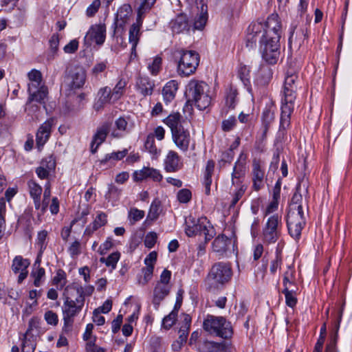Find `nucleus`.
I'll return each instance as SVG.
<instances>
[{
  "label": "nucleus",
  "mask_w": 352,
  "mask_h": 352,
  "mask_svg": "<svg viewBox=\"0 0 352 352\" xmlns=\"http://www.w3.org/2000/svg\"><path fill=\"white\" fill-rule=\"evenodd\" d=\"M6 213V201L0 199V239L3 236L6 228L5 216Z\"/></svg>",
  "instance_id": "603ef678"
},
{
  "label": "nucleus",
  "mask_w": 352,
  "mask_h": 352,
  "mask_svg": "<svg viewBox=\"0 0 352 352\" xmlns=\"http://www.w3.org/2000/svg\"><path fill=\"white\" fill-rule=\"evenodd\" d=\"M281 228V216L277 213L269 216L262 230L263 243L265 244L275 243L280 236Z\"/></svg>",
  "instance_id": "9b49d317"
},
{
  "label": "nucleus",
  "mask_w": 352,
  "mask_h": 352,
  "mask_svg": "<svg viewBox=\"0 0 352 352\" xmlns=\"http://www.w3.org/2000/svg\"><path fill=\"white\" fill-rule=\"evenodd\" d=\"M272 69L268 65L261 64L256 74V79L260 84L266 85L272 79Z\"/></svg>",
  "instance_id": "4c0bfd02"
},
{
  "label": "nucleus",
  "mask_w": 352,
  "mask_h": 352,
  "mask_svg": "<svg viewBox=\"0 0 352 352\" xmlns=\"http://www.w3.org/2000/svg\"><path fill=\"white\" fill-rule=\"evenodd\" d=\"M177 197L180 203L186 204L191 199V191L187 188L181 189L178 191Z\"/></svg>",
  "instance_id": "338daca9"
},
{
  "label": "nucleus",
  "mask_w": 352,
  "mask_h": 352,
  "mask_svg": "<svg viewBox=\"0 0 352 352\" xmlns=\"http://www.w3.org/2000/svg\"><path fill=\"white\" fill-rule=\"evenodd\" d=\"M307 37V28L305 26L300 27L298 29L296 24H292L289 36V44L295 43L300 45Z\"/></svg>",
  "instance_id": "7c9ffc66"
},
{
  "label": "nucleus",
  "mask_w": 352,
  "mask_h": 352,
  "mask_svg": "<svg viewBox=\"0 0 352 352\" xmlns=\"http://www.w3.org/2000/svg\"><path fill=\"white\" fill-rule=\"evenodd\" d=\"M32 99L31 96H28L27 102L25 104V111L28 115L31 116L32 119H38L40 111V105L43 104L45 107V99L47 97H45L44 93L41 91V94L38 97Z\"/></svg>",
  "instance_id": "6ab92c4d"
},
{
  "label": "nucleus",
  "mask_w": 352,
  "mask_h": 352,
  "mask_svg": "<svg viewBox=\"0 0 352 352\" xmlns=\"http://www.w3.org/2000/svg\"><path fill=\"white\" fill-rule=\"evenodd\" d=\"M30 264L28 259L23 258L21 256H16L12 261L11 268L14 274H18L21 271L26 270Z\"/></svg>",
  "instance_id": "a19ab883"
},
{
  "label": "nucleus",
  "mask_w": 352,
  "mask_h": 352,
  "mask_svg": "<svg viewBox=\"0 0 352 352\" xmlns=\"http://www.w3.org/2000/svg\"><path fill=\"white\" fill-rule=\"evenodd\" d=\"M55 168V162L50 161L47 164H45V162L43 161L41 162V166L36 168V173L37 176L41 179H47L50 175V172L51 170Z\"/></svg>",
  "instance_id": "c03bdc74"
},
{
  "label": "nucleus",
  "mask_w": 352,
  "mask_h": 352,
  "mask_svg": "<svg viewBox=\"0 0 352 352\" xmlns=\"http://www.w3.org/2000/svg\"><path fill=\"white\" fill-rule=\"evenodd\" d=\"M214 169L213 160H208L206 164L203 184L205 187V193L207 195L210 194V186L212 184V175Z\"/></svg>",
  "instance_id": "58836bf2"
},
{
  "label": "nucleus",
  "mask_w": 352,
  "mask_h": 352,
  "mask_svg": "<svg viewBox=\"0 0 352 352\" xmlns=\"http://www.w3.org/2000/svg\"><path fill=\"white\" fill-rule=\"evenodd\" d=\"M163 122L170 128L172 139L176 146L181 151L186 152L191 138L189 130L184 127L186 121L182 116L178 112L172 113L163 120Z\"/></svg>",
  "instance_id": "7ed1b4c3"
},
{
  "label": "nucleus",
  "mask_w": 352,
  "mask_h": 352,
  "mask_svg": "<svg viewBox=\"0 0 352 352\" xmlns=\"http://www.w3.org/2000/svg\"><path fill=\"white\" fill-rule=\"evenodd\" d=\"M70 87L72 89L81 88L86 80V72L82 68L75 69L70 74Z\"/></svg>",
  "instance_id": "2f4dec72"
},
{
  "label": "nucleus",
  "mask_w": 352,
  "mask_h": 352,
  "mask_svg": "<svg viewBox=\"0 0 352 352\" xmlns=\"http://www.w3.org/2000/svg\"><path fill=\"white\" fill-rule=\"evenodd\" d=\"M128 122L123 117H120L115 121V129L111 132L113 138H121L127 132Z\"/></svg>",
  "instance_id": "ea45409f"
},
{
  "label": "nucleus",
  "mask_w": 352,
  "mask_h": 352,
  "mask_svg": "<svg viewBox=\"0 0 352 352\" xmlns=\"http://www.w3.org/2000/svg\"><path fill=\"white\" fill-rule=\"evenodd\" d=\"M294 102L282 101L281 114L280 119L279 131L283 132L289 128L291 124V115L294 111Z\"/></svg>",
  "instance_id": "4be33fe9"
},
{
  "label": "nucleus",
  "mask_w": 352,
  "mask_h": 352,
  "mask_svg": "<svg viewBox=\"0 0 352 352\" xmlns=\"http://www.w3.org/2000/svg\"><path fill=\"white\" fill-rule=\"evenodd\" d=\"M198 350L200 352H226V346L223 343L208 340L200 342L198 345Z\"/></svg>",
  "instance_id": "c9c22d12"
},
{
  "label": "nucleus",
  "mask_w": 352,
  "mask_h": 352,
  "mask_svg": "<svg viewBox=\"0 0 352 352\" xmlns=\"http://www.w3.org/2000/svg\"><path fill=\"white\" fill-rule=\"evenodd\" d=\"M135 87L143 96H151L153 94L155 83L147 76H140L136 80Z\"/></svg>",
  "instance_id": "c756f323"
},
{
  "label": "nucleus",
  "mask_w": 352,
  "mask_h": 352,
  "mask_svg": "<svg viewBox=\"0 0 352 352\" xmlns=\"http://www.w3.org/2000/svg\"><path fill=\"white\" fill-rule=\"evenodd\" d=\"M53 284L56 285L58 289H63L66 283V273L60 269L56 272V276L52 280Z\"/></svg>",
  "instance_id": "864d4df0"
},
{
  "label": "nucleus",
  "mask_w": 352,
  "mask_h": 352,
  "mask_svg": "<svg viewBox=\"0 0 352 352\" xmlns=\"http://www.w3.org/2000/svg\"><path fill=\"white\" fill-rule=\"evenodd\" d=\"M53 124L52 120H48L41 124L36 135L37 147L40 149L48 140Z\"/></svg>",
  "instance_id": "cd10ccee"
},
{
  "label": "nucleus",
  "mask_w": 352,
  "mask_h": 352,
  "mask_svg": "<svg viewBox=\"0 0 352 352\" xmlns=\"http://www.w3.org/2000/svg\"><path fill=\"white\" fill-rule=\"evenodd\" d=\"M261 58L268 65L278 63L280 55V39L277 36L262 37L257 41Z\"/></svg>",
  "instance_id": "1a4fd4ad"
},
{
  "label": "nucleus",
  "mask_w": 352,
  "mask_h": 352,
  "mask_svg": "<svg viewBox=\"0 0 352 352\" xmlns=\"http://www.w3.org/2000/svg\"><path fill=\"white\" fill-rule=\"evenodd\" d=\"M235 241L228 238L223 234L218 236L212 242V249L220 255H225L234 253L235 251Z\"/></svg>",
  "instance_id": "dca6fc26"
},
{
  "label": "nucleus",
  "mask_w": 352,
  "mask_h": 352,
  "mask_svg": "<svg viewBox=\"0 0 352 352\" xmlns=\"http://www.w3.org/2000/svg\"><path fill=\"white\" fill-rule=\"evenodd\" d=\"M184 230L185 233L189 237L197 235L204 236L205 243L210 241L215 234L213 226L205 217L197 219H195L192 216L188 217L186 219Z\"/></svg>",
  "instance_id": "0eeeda50"
},
{
  "label": "nucleus",
  "mask_w": 352,
  "mask_h": 352,
  "mask_svg": "<svg viewBox=\"0 0 352 352\" xmlns=\"http://www.w3.org/2000/svg\"><path fill=\"white\" fill-rule=\"evenodd\" d=\"M306 220L303 211L289 210L287 216V226L290 236L298 239L302 230L305 226Z\"/></svg>",
  "instance_id": "f8f14e48"
},
{
  "label": "nucleus",
  "mask_w": 352,
  "mask_h": 352,
  "mask_svg": "<svg viewBox=\"0 0 352 352\" xmlns=\"http://www.w3.org/2000/svg\"><path fill=\"white\" fill-rule=\"evenodd\" d=\"M234 157V152L232 149H228L223 152L221 155L219 164L220 167H223L226 164H230Z\"/></svg>",
  "instance_id": "e2e57ef3"
},
{
  "label": "nucleus",
  "mask_w": 352,
  "mask_h": 352,
  "mask_svg": "<svg viewBox=\"0 0 352 352\" xmlns=\"http://www.w3.org/2000/svg\"><path fill=\"white\" fill-rule=\"evenodd\" d=\"M173 32L176 34L187 32L191 28L186 14L181 13L172 19L169 23Z\"/></svg>",
  "instance_id": "a878e982"
},
{
  "label": "nucleus",
  "mask_w": 352,
  "mask_h": 352,
  "mask_svg": "<svg viewBox=\"0 0 352 352\" xmlns=\"http://www.w3.org/2000/svg\"><path fill=\"white\" fill-rule=\"evenodd\" d=\"M178 87L179 84L175 80H169L165 84L162 89V95L166 103L170 102L175 99Z\"/></svg>",
  "instance_id": "473e14b6"
},
{
  "label": "nucleus",
  "mask_w": 352,
  "mask_h": 352,
  "mask_svg": "<svg viewBox=\"0 0 352 352\" xmlns=\"http://www.w3.org/2000/svg\"><path fill=\"white\" fill-rule=\"evenodd\" d=\"M171 285H163L156 283L153 294L152 302L155 310H158L161 302L168 296Z\"/></svg>",
  "instance_id": "c85d7f7f"
},
{
  "label": "nucleus",
  "mask_w": 352,
  "mask_h": 352,
  "mask_svg": "<svg viewBox=\"0 0 352 352\" xmlns=\"http://www.w3.org/2000/svg\"><path fill=\"white\" fill-rule=\"evenodd\" d=\"M282 292L285 295L286 305L289 307H294L297 303L295 292L284 288Z\"/></svg>",
  "instance_id": "5fc2aeb1"
},
{
  "label": "nucleus",
  "mask_w": 352,
  "mask_h": 352,
  "mask_svg": "<svg viewBox=\"0 0 352 352\" xmlns=\"http://www.w3.org/2000/svg\"><path fill=\"white\" fill-rule=\"evenodd\" d=\"M154 267L152 265H146L142 269L143 278L139 280V283L142 285H146L152 278Z\"/></svg>",
  "instance_id": "69168bd1"
},
{
  "label": "nucleus",
  "mask_w": 352,
  "mask_h": 352,
  "mask_svg": "<svg viewBox=\"0 0 352 352\" xmlns=\"http://www.w3.org/2000/svg\"><path fill=\"white\" fill-rule=\"evenodd\" d=\"M302 201V195L298 192V189L297 188L296 191L294 192L292 197L289 210H293L296 212L303 211L302 206L301 204Z\"/></svg>",
  "instance_id": "3c124183"
},
{
  "label": "nucleus",
  "mask_w": 352,
  "mask_h": 352,
  "mask_svg": "<svg viewBox=\"0 0 352 352\" xmlns=\"http://www.w3.org/2000/svg\"><path fill=\"white\" fill-rule=\"evenodd\" d=\"M237 120L234 116H230L228 119H225L221 123V129L225 132L232 130L236 125Z\"/></svg>",
  "instance_id": "bf43d9fd"
},
{
  "label": "nucleus",
  "mask_w": 352,
  "mask_h": 352,
  "mask_svg": "<svg viewBox=\"0 0 352 352\" xmlns=\"http://www.w3.org/2000/svg\"><path fill=\"white\" fill-rule=\"evenodd\" d=\"M164 168L168 173L177 172L183 166L181 157L175 151H169L164 159Z\"/></svg>",
  "instance_id": "b1692460"
},
{
  "label": "nucleus",
  "mask_w": 352,
  "mask_h": 352,
  "mask_svg": "<svg viewBox=\"0 0 352 352\" xmlns=\"http://www.w3.org/2000/svg\"><path fill=\"white\" fill-rule=\"evenodd\" d=\"M162 59L160 56H156L148 65V69L153 75H157L161 69Z\"/></svg>",
  "instance_id": "4d7b16f0"
},
{
  "label": "nucleus",
  "mask_w": 352,
  "mask_h": 352,
  "mask_svg": "<svg viewBox=\"0 0 352 352\" xmlns=\"http://www.w3.org/2000/svg\"><path fill=\"white\" fill-rule=\"evenodd\" d=\"M36 347V336L23 335L22 352H34Z\"/></svg>",
  "instance_id": "79ce46f5"
},
{
  "label": "nucleus",
  "mask_w": 352,
  "mask_h": 352,
  "mask_svg": "<svg viewBox=\"0 0 352 352\" xmlns=\"http://www.w3.org/2000/svg\"><path fill=\"white\" fill-rule=\"evenodd\" d=\"M298 78V74L295 72H287L283 91L282 101H285L289 103L294 102L296 98L297 90L296 82Z\"/></svg>",
  "instance_id": "4468645a"
},
{
  "label": "nucleus",
  "mask_w": 352,
  "mask_h": 352,
  "mask_svg": "<svg viewBox=\"0 0 352 352\" xmlns=\"http://www.w3.org/2000/svg\"><path fill=\"white\" fill-rule=\"evenodd\" d=\"M132 14V8L129 4H124L118 10L116 14L117 22L121 21L120 25L124 24Z\"/></svg>",
  "instance_id": "37998d69"
},
{
  "label": "nucleus",
  "mask_w": 352,
  "mask_h": 352,
  "mask_svg": "<svg viewBox=\"0 0 352 352\" xmlns=\"http://www.w3.org/2000/svg\"><path fill=\"white\" fill-rule=\"evenodd\" d=\"M245 157H243V155L241 154L238 160L235 162L232 173V184L236 187V189L233 192L230 208L236 206L247 190L248 186L243 183L245 173Z\"/></svg>",
  "instance_id": "6e6552de"
},
{
  "label": "nucleus",
  "mask_w": 352,
  "mask_h": 352,
  "mask_svg": "<svg viewBox=\"0 0 352 352\" xmlns=\"http://www.w3.org/2000/svg\"><path fill=\"white\" fill-rule=\"evenodd\" d=\"M209 85L202 80H190L186 87L187 102L194 103L199 110H205L211 103Z\"/></svg>",
  "instance_id": "20e7f679"
},
{
  "label": "nucleus",
  "mask_w": 352,
  "mask_h": 352,
  "mask_svg": "<svg viewBox=\"0 0 352 352\" xmlns=\"http://www.w3.org/2000/svg\"><path fill=\"white\" fill-rule=\"evenodd\" d=\"M40 319L37 317L32 318L28 322V327L24 334L26 336H34V331H38L40 327Z\"/></svg>",
  "instance_id": "052dcab7"
},
{
  "label": "nucleus",
  "mask_w": 352,
  "mask_h": 352,
  "mask_svg": "<svg viewBox=\"0 0 352 352\" xmlns=\"http://www.w3.org/2000/svg\"><path fill=\"white\" fill-rule=\"evenodd\" d=\"M41 91L44 93L45 97H47L48 95V89L47 87L45 86L42 81H32L29 82L28 84V92L29 96H31L32 99L36 98L35 97H38V96L41 94Z\"/></svg>",
  "instance_id": "f704fd0d"
},
{
  "label": "nucleus",
  "mask_w": 352,
  "mask_h": 352,
  "mask_svg": "<svg viewBox=\"0 0 352 352\" xmlns=\"http://www.w3.org/2000/svg\"><path fill=\"white\" fill-rule=\"evenodd\" d=\"M28 186L29 188L30 195L34 201L35 209L38 210L41 207V195L42 194L43 188L34 180L28 181Z\"/></svg>",
  "instance_id": "72a5a7b5"
},
{
  "label": "nucleus",
  "mask_w": 352,
  "mask_h": 352,
  "mask_svg": "<svg viewBox=\"0 0 352 352\" xmlns=\"http://www.w3.org/2000/svg\"><path fill=\"white\" fill-rule=\"evenodd\" d=\"M160 201L158 200H154L150 206L148 212V217L152 219H156L160 213Z\"/></svg>",
  "instance_id": "680f3d73"
},
{
  "label": "nucleus",
  "mask_w": 352,
  "mask_h": 352,
  "mask_svg": "<svg viewBox=\"0 0 352 352\" xmlns=\"http://www.w3.org/2000/svg\"><path fill=\"white\" fill-rule=\"evenodd\" d=\"M30 276L34 279V285L40 287L45 280V270L40 267V261L38 260L34 264V267L31 272Z\"/></svg>",
  "instance_id": "e433bc0d"
},
{
  "label": "nucleus",
  "mask_w": 352,
  "mask_h": 352,
  "mask_svg": "<svg viewBox=\"0 0 352 352\" xmlns=\"http://www.w3.org/2000/svg\"><path fill=\"white\" fill-rule=\"evenodd\" d=\"M128 149L124 148L122 151H119L117 152H113L111 153H107L105 155L104 157L100 161L102 164H105L110 160L119 161L123 159L128 154Z\"/></svg>",
  "instance_id": "8fccbe9b"
},
{
  "label": "nucleus",
  "mask_w": 352,
  "mask_h": 352,
  "mask_svg": "<svg viewBox=\"0 0 352 352\" xmlns=\"http://www.w3.org/2000/svg\"><path fill=\"white\" fill-rule=\"evenodd\" d=\"M126 84V81L124 79H120L116 83L113 89L111 90V95L113 96L114 101L117 102L124 95Z\"/></svg>",
  "instance_id": "a18cd8bd"
},
{
  "label": "nucleus",
  "mask_w": 352,
  "mask_h": 352,
  "mask_svg": "<svg viewBox=\"0 0 352 352\" xmlns=\"http://www.w3.org/2000/svg\"><path fill=\"white\" fill-rule=\"evenodd\" d=\"M178 313L172 311L162 320V327L166 329H170L176 322Z\"/></svg>",
  "instance_id": "6e6d98bb"
},
{
  "label": "nucleus",
  "mask_w": 352,
  "mask_h": 352,
  "mask_svg": "<svg viewBox=\"0 0 352 352\" xmlns=\"http://www.w3.org/2000/svg\"><path fill=\"white\" fill-rule=\"evenodd\" d=\"M137 3L139 4L138 12V18L135 23H133L129 29V41L131 45V54L135 55L136 47L139 42L140 36L142 32L140 31V28L142 26V17L144 13L148 11L150 9H142V2H139L137 1Z\"/></svg>",
  "instance_id": "ddd939ff"
},
{
  "label": "nucleus",
  "mask_w": 352,
  "mask_h": 352,
  "mask_svg": "<svg viewBox=\"0 0 352 352\" xmlns=\"http://www.w3.org/2000/svg\"><path fill=\"white\" fill-rule=\"evenodd\" d=\"M265 164L259 159H254L252 165V188L259 191L265 186Z\"/></svg>",
  "instance_id": "2eb2a0df"
},
{
  "label": "nucleus",
  "mask_w": 352,
  "mask_h": 352,
  "mask_svg": "<svg viewBox=\"0 0 352 352\" xmlns=\"http://www.w3.org/2000/svg\"><path fill=\"white\" fill-rule=\"evenodd\" d=\"M232 276V270L230 263L225 262L214 263L205 280L206 289L212 293L218 291L231 280Z\"/></svg>",
  "instance_id": "39448f33"
},
{
  "label": "nucleus",
  "mask_w": 352,
  "mask_h": 352,
  "mask_svg": "<svg viewBox=\"0 0 352 352\" xmlns=\"http://www.w3.org/2000/svg\"><path fill=\"white\" fill-rule=\"evenodd\" d=\"M67 295L65 298L62 307L64 327L63 330L69 331L72 329L74 318L82 310L85 298L83 287L77 285H69L65 288Z\"/></svg>",
  "instance_id": "f03ea898"
},
{
  "label": "nucleus",
  "mask_w": 352,
  "mask_h": 352,
  "mask_svg": "<svg viewBox=\"0 0 352 352\" xmlns=\"http://www.w3.org/2000/svg\"><path fill=\"white\" fill-rule=\"evenodd\" d=\"M238 91L237 90L230 87L227 89L225 95V104L220 111L221 117H226L229 110L234 109L238 103Z\"/></svg>",
  "instance_id": "bb28decb"
},
{
  "label": "nucleus",
  "mask_w": 352,
  "mask_h": 352,
  "mask_svg": "<svg viewBox=\"0 0 352 352\" xmlns=\"http://www.w3.org/2000/svg\"><path fill=\"white\" fill-rule=\"evenodd\" d=\"M239 77L240 80L242 81L245 86H248L250 84V69L246 65L241 66L239 72Z\"/></svg>",
  "instance_id": "13d9d810"
},
{
  "label": "nucleus",
  "mask_w": 352,
  "mask_h": 352,
  "mask_svg": "<svg viewBox=\"0 0 352 352\" xmlns=\"http://www.w3.org/2000/svg\"><path fill=\"white\" fill-rule=\"evenodd\" d=\"M275 111L276 107L273 102H269L267 104H266L261 116V131L263 139L266 138L268 130L270 129L271 124L274 121Z\"/></svg>",
  "instance_id": "a211bd4d"
},
{
  "label": "nucleus",
  "mask_w": 352,
  "mask_h": 352,
  "mask_svg": "<svg viewBox=\"0 0 352 352\" xmlns=\"http://www.w3.org/2000/svg\"><path fill=\"white\" fill-rule=\"evenodd\" d=\"M115 102L116 101L113 100V96L111 95V89L106 86L98 90L97 98L94 104V109L96 111H100L104 108L106 104Z\"/></svg>",
  "instance_id": "aec40b11"
},
{
  "label": "nucleus",
  "mask_w": 352,
  "mask_h": 352,
  "mask_svg": "<svg viewBox=\"0 0 352 352\" xmlns=\"http://www.w3.org/2000/svg\"><path fill=\"white\" fill-rule=\"evenodd\" d=\"M144 146L146 150L148 151L154 157L157 158L160 155L161 150L157 148L153 135H147Z\"/></svg>",
  "instance_id": "09e8293b"
},
{
  "label": "nucleus",
  "mask_w": 352,
  "mask_h": 352,
  "mask_svg": "<svg viewBox=\"0 0 352 352\" xmlns=\"http://www.w3.org/2000/svg\"><path fill=\"white\" fill-rule=\"evenodd\" d=\"M106 38V27L104 24H96L91 25L85 36V42L91 45L95 41L98 45L104 43Z\"/></svg>",
  "instance_id": "f3484780"
},
{
  "label": "nucleus",
  "mask_w": 352,
  "mask_h": 352,
  "mask_svg": "<svg viewBox=\"0 0 352 352\" xmlns=\"http://www.w3.org/2000/svg\"><path fill=\"white\" fill-rule=\"evenodd\" d=\"M203 0H196L198 13L195 19L193 30H202L208 21V6Z\"/></svg>",
  "instance_id": "5701e85b"
},
{
  "label": "nucleus",
  "mask_w": 352,
  "mask_h": 352,
  "mask_svg": "<svg viewBox=\"0 0 352 352\" xmlns=\"http://www.w3.org/2000/svg\"><path fill=\"white\" fill-rule=\"evenodd\" d=\"M188 333H189V329H187L186 328V329L180 328L179 331V338L176 341V342H175L173 344V347L175 349H177V348L180 349L182 345L186 342V340H187V338L188 336Z\"/></svg>",
  "instance_id": "0e129e2a"
},
{
  "label": "nucleus",
  "mask_w": 352,
  "mask_h": 352,
  "mask_svg": "<svg viewBox=\"0 0 352 352\" xmlns=\"http://www.w3.org/2000/svg\"><path fill=\"white\" fill-rule=\"evenodd\" d=\"M282 25L277 14L270 15L265 23L252 22L247 29L246 47L252 49L256 46L257 41L262 37L277 36L280 39Z\"/></svg>",
  "instance_id": "f257e3e1"
},
{
  "label": "nucleus",
  "mask_w": 352,
  "mask_h": 352,
  "mask_svg": "<svg viewBox=\"0 0 352 352\" xmlns=\"http://www.w3.org/2000/svg\"><path fill=\"white\" fill-rule=\"evenodd\" d=\"M203 328L208 333L225 339L232 334L230 323L221 316H208L204 320Z\"/></svg>",
  "instance_id": "9d476101"
},
{
  "label": "nucleus",
  "mask_w": 352,
  "mask_h": 352,
  "mask_svg": "<svg viewBox=\"0 0 352 352\" xmlns=\"http://www.w3.org/2000/svg\"><path fill=\"white\" fill-rule=\"evenodd\" d=\"M110 129L111 124L109 122H104L97 129L91 143V151L93 153H95L99 146L105 141L107 134L110 131Z\"/></svg>",
  "instance_id": "393cba45"
},
{
  "label": "nucleus",
  "mask_w": 352,
  "mask_h": 352,
  "mask_svg": "<svg viewBox=\"0 0 352 352\" xmlns=\"http://www.w3.org/2000/svg\"><path fill=\"white\" fill-rule=\"evenodd\" d=\"M177 59V73L180 76H189L193 74L199 66V54L194 50L178 49L174 52Z\"/></svg>",
  "instance_id": "423d86ee"
},
{
  "label": "nucleus",
  "mask_w": 352,
  "mask_h": 352,
  "mask_svg": "<svg viewBox=\"0 0 352 352\" xmlns=\"http://www.w3.org/2000/svg\"><path fill=\"white\" fill-rule=\"evenodd\" d=\"M120 258V253L119 252H114L109 254L107 258L101 257L100 262L104 263L107 267H111V270H115L117 263Z\"/></svg>",
  "instance_id": "de8ad7c7"
},
{
  "label": "nucleus",
  "mask_w": 352,
  "mask_h": 352,
  "mask_svg": "<svg viewBox=\"0 0 352 352\" xmlns=\"http://www.w3.org/2000/svg\"><path fill=\"white\" fill-rule=\"evenodd\" d=\"M148 178L152 179L154 182H160L163 177L159 170L150 167H144L141 170H135L133 174L135 182H142Z\"/></svg>",
  "instance_id": "412c9836"
},
{
  "label": "nucleus",
  "mask_w": 352,
  "mask_h": 352,
  "mask_svg": "<svg viewBox=\"0 0 352 352\" xmlns=\"http://www.w3.org/2000/svg\"><path fill=\"white\" fill-rule=\"evenodd\" d=\"M121 192V189L114 184H110L108 186V190L104 195L105 199L113 203L116 202L120 199Z\"/></svg>",
  "instance_id": "49530a36"
},
{
  "label": "nucleus",
  "mask_w": 352,
  "mask_h": 352,
  "mask_svg": "<svg viewBox=\"0 0 352 352\" xmlns=\"http://www.w3.org/2000/svg\"><path fill=\"white\" fill-rule=\"evenodd\" d=\"M107 223V216L103 212H99L91 224L98 230Z\"/></svg>",
  "instance_id": "774afa93"
}]
</instances>
